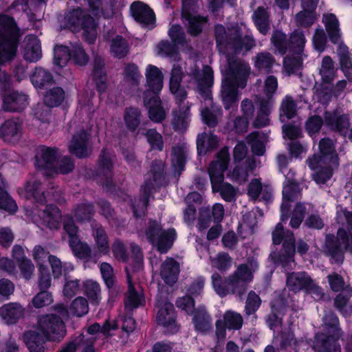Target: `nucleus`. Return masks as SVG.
Returning <instances> with one entry per match:
<instances>
[{
    "mask_svg": "<svg viewBox=\"0 0 352 352\" xmlns=\"http://www.w3.org/2000/svg\"><path fill=\"white\" fill-rule=\"evenodd\" d=\"M176 305L179 309L185 311L189 315L193 316L192 320L197 331L204 332L210 327L211 318L206 313L204 308L201 307L195 309L194 300L191 297L186 296L180 298L177 300Z\"/></svg>",
    "mask_w": 352,
    "mask_h": 352,
    "instance_id": "16",
    "label": "nucleus"
},
{
    "mask_svg": "<svg viewBox=\"0 0 352 352\" xmlns=\"http://www.w3.org/2000/svg\"><path fill=\"white\" fill-rule=\"evenodd\" d=\"M145 76L148 89L144 94V105L148 109L149 118L155 122H160L166 116L158 97L163 87V74L158 67L148 65L146 68Z\"/></svg>",
    "mask_w": 352,
    "mask_h": 352,
    "instance_id": "6",
    "label": "nucleus"
},
{
    "mask_svg": "<svg viewBox=\"0 0 352 352\" xmlns=\"http://www.w3.org/2000/svg\"><path fill=\"white\" fill-rule=\"evenodd\" d=\"M274 244L279 245L283 243V253L280 257V262L283 267H292L294 265V256L295 254L294 237L292 232L285 231L282 223H278L272 232Z\"/></svg>",
    "mask_w": 352,
    "mask_h": 352,
    "instance_id": "14",
    "label": "nucleus"
},
{
    "mask_svg": "<svg viewBox=\"0 0 352 352\" xmlns=\"http://www.w3.org/2000/svg\"><path fill=\"white\" fill-rule=\"evenodd\" d=\"M58 316L47 314L39 318L36 331L25 333L24 341L30 352H43L46 341H60L66 334L63 319L69 317L68 311L63 305L56 307Z\"/></svg>",
    "mask_w": 352,
    "mask_h": 352,
    "instance_id": "1",
    "label": "nucleus"
},
{
    "mask_svg": "<svg viewBox=\"0 0 352 352\" xmlns=\"http://www.w3.org/2000/svg\"><path fill=\"white\" fill-rule=\"evenodd\" d=\"M338 319L329 312L323 318V328L330 335L317 333L313 344V349L317 352H340V346L337 342Z\"/></svg>",
    "mask_w": 352,
    "mask_h": 352,
    "instance_id": "11",
    "label": "nucleus"
},
{
    "mask_svg": "<svg viewBox=\"0 0 352 352\" xmlns=\"http://www.w3.org/2000/svg\"><path fill=\"white\" fill-rule=\"evenodd\" d=\"M37 210H27L26 215L31 217L34 222L41 223L50 230H56L60 228L61 214L59 209L53 205H47L45 209L40 214L36 216Z\"/></svg>",
    "mask_w": 352,
    "mask_h": 352,
    "instance_id": "18",
    "label": "nucleus"
},
{
    "mask_svg": "<svg viewBox=\"0 0 352 352\" xmlns=\"http://www.w3.org/2000/svg\"><path fill=\"white\" fill-rule=\"evenodd\" d=\"M183 72L180 65L174 64L170 79V91L175 96L178 109L173 111L172 125L179 132L184 131L189 125L190 120V105L188 102H183L186 97V91L180 85Z\"/></svg>",
    "mask_w": 352,
    "mask_h": 352,
    "instance_id": "7",
    "label": "nucleus"
},
{
    "mask_svg": "<svg viewBox=\"0 0 352 352\" xmlns=\"http://www.w3.org/2000/svg\"><path fill=\"white\" fill-rule=\"evenodd\" d=\"M253 19L259 32L265 34L269 30L268 14L265 10L258 8L254 13Z\"/></svg>",
    "mask_w": 352,
    "mask_h": 352,
    "instance_id": "49",
    "label": "nucleus"
},
{
    "mask_svg": "<svg viewBox=\"0 0 352 352\" xmlns=\"http://www.w3.org/2000/svg\"><path fill=\"white\" fill-rule=\"evenodd\" d=\"M4 188L5 183L0 175V208L9 213H14L17 210L16 204Z\"/></svg>",
    "mask_w": 352,
    "mask_h": 352,
    "instance_id": "44",
    "label": "nucleus"
},
{
    "mask_svg": "<svg viewBox=\"0 0 352 352\" xmlns=\"http://www.w3.org/2000/svg\"><path fill=\"white\" fill-rule=\"evenodd\" d=\"M254 63L260 72H268L274 63V60L269 53H261L256 56Z\"/></svg>",
    "mask_w": 352,
    "mask_h": 352,
    "instance_id": "58",
    "label": "nucleus"
},
{
    "mask_svg": "<svg viewBox=\"0 0 352 352\" xmlns=\"http://www.w3.org/2000/svg\"><path fill=\"white\" fill-rule=\"evenodd\" d=\"M56 151L44 146L37 148L36 155V166L38 168L47 170L46 174L53 173H67L74 168V164L69 157H64L58 162V168L56 162Z\"/></svg>",
    "mask_w": 352,
    "mask_h": 352,
    "instance_id": "12",
    "label": "nucleus"
},
{
    "mask_svg": "<svg viewBox=\"0 0 352 352\" xmlns=\"http://www.w3.org/2000/svg\"><path fill=\"white\" fill-rule=\"evenodd\" d=\"M63 28H69L73 32L83 30L85 40L91 43L96 38V24L94 16L86 15L81 9H76L65 14L63 19Z\"/></svg>",
    "mask_w": 352,
    "mask_h": 352,
    "instance_id": "10",
    "label": "nucleus"
},
{
    "mask_svg": "<svg viewBox=\"0 0 352 352\" xmlns=\"http://www.w3.org/2000/svg\"><path fill=\"white\" fill-rule=\"evenodd\" d=\"M123 118L126 128L134 131L141 122L142 114L139 109L129 107L125 109Z\"/></svg>",
    "mask_w": 352,
    "mask_h": 352,
    "instance_id": "43",
    "label": "nucleus"
},
{
    "mask_svg": "<svg viewBox=\"0 0 352 352\" xmlns=\"http://www.w3.org/2000/svg\"><path fill=\"white\" fill-rule=\"evenodd\" d=\"M257 269V262L255 260H250L239 265L236 270L226 278L214 273L211 276L212 288L221 297L234 294L241 296L246 291L247 285L253 280V274Z\"/></svg>",
    "mask_w": 352,
    "mask_h": 352,
    "instance_id": "3",
    "label": "nucleus"
},
{
    "mask_svg": "<svg viewBox=\"0 0 352 352\" xmlns=\"http://www.w3.org/2000/svg\"><path fill=\"white\" fill-rule=\"evenodd\" d=\"M71 57L70 52L67 47L64 45H56L54 50V63L59 67H63L68 63Z\"/></svg>",
    "mask_w": 352,
    "mask_h": 352,
    "instance_id": "52",
    "label": "nucleus"
},
{
    "mask_svg": "<svg viewBox=\"0 0 352 352\" xmlns=\"http://www.w3.org/2000/svg\"><path fill=\"white\" fill-rule=\"evenodd\" d=\"M329 283L332 290L335 292L341 291L342 296L347 294L352 296V288L347 285L344 286L342 278L337 274H333L328 276Z\"/></svg>",
    "mask_w": 352,
    "mask_h": 352,
    "instance_id": "51",
    "label": "nucleus"
},
{
    "mask_svg": "<svg viewBox=\"0 0 352 352\" xmlns=\"http://www.w3.org/2000/svg\"><path fill=\"white\" fill-rule=\"evenodd\" d=\"M320 74L322 80V86L325 89H328L329 85L331 84L335 78V68L333 60L329 56H325L323 58Z\"/></svg>",
    "mask_w": 352,
    "mask_h": 352,
    "instance_id": "36",
    "label": "nucleus"
},
{
    "mask_svg": "<svg viewBox=\"0 0 352 352\" xmlns=\"http://www.w3.org/2000/svg\"><path fill=\"white\" fill-rule=\"evenodd\" d=\"M221 64L223 74L221 86V98L226 109H229L238 100V88H244L246 85V77L250 73V68L247 63L230 58L227 54Z\"/></svg>",
    "mask_w": 352,
    "mask_h": 352,
    "instance_id": "2",
    "label": "nucleus"
},
{
    "mask_svg": "<svg viewBox=\"0 0 352 352\" xmlns=\"http://www.w3.org/2000/svg\"><path fill=\"white\" fill-rule=\"evenodd\" d=\"M346 220V230L340 228L336 239L333 236H327L326 248L328 252L336 262L343 261L342 250H346L352 253V212H348L342 207L337 208V220L340 222Z\"/></svg>",
    "mask_w": 352,
    "mask_h": 352,
    "instance_id": "8",
    "label": "nucleus"
},
{
    "mask_svg": "<svg viewBox=\"0 0 352 352\" xmlns=\"http://www.w3.org/2000/svg\"><path fill=\"white\" fill-rule=\"evenodd\" d=\"M185 153V149L183 147L175 148L173 151L172 164L176 171H180L184 166Z\"/></svg>",
    "mask_w": 352,
    "mask_h": 352,
    "instance_id": "63",
    "label": "nucleus"
},
{
    "mask_svg": "<svg viewBox=\"0 0 352 352\" xmlns=\"http://www.w3.org/2000/svg\"><path fill=\"white\" fill-rule=\"evenodd\" d=\"M151 191V186L148 184H146L145 186L142 188V192L143 194L142 199H140L137 205H134L133 208V213L135 217L140 216L141 214H143L144 210L146 208L147 202L148 200V195Z\"/></svg>",
    "mask_w": 352,
    "mask_h": 352,
    "instance_id": "61",
    "label": "nucleus"
},
{
    "mask_svg": "<svg viewBox=\"0 0 352 352\" xmlns=\"http://www.w3.org/2000/svg\"><path fill=\"white\" fill-rule=\"evenodd\" d=\"M272 42L281 54H284L287 49L294 54L295 56L286 57L284 59V68L289 74L301 67L304 56L302 52L306 40L300 30H295L291 34L289 42L286 41L285 34L280 31H276L272 35Z\"/></svg>",
    "mask_w": 352,
    "mask_h": 352,
    "instance_id": "5",
    "label": "nucleus"
},
{
    "mask_svg": "<svg viewBox=\"0 0 352 352\" xmlns=\"http://www.w3.org/2000/svg\"><path fill=\"white\" fill-rule=\"evenodd\" d=\"M64 91L60 87H54L47 91L44 96V102L47 107L59 105L64 99Z\"/></svg>",
    "mask_w": 352,
    "mask_h": 352,
    "instance_id": "50",
    "label": "nucleus"
},
{
    "mask_svg": "<svg viewBox=\"0 0 352 352\" xmlns=\"http://www.w3.org/2000/svg\"><path fill=\"white\" fill-rule=\"evenodd\" d=\"M215 36L217 44L221 53H224V48L227 47H233L236 52H239L243 49L245 51L250 50L254 45L252 36H245L242 38L238 32L233 36L228 34L221 25L215 27Z\"/></svg>",
    "mask_w": 352,
    "mask_h": 352,
    "instance_id": "13",
    "label": "nucleus"
},
{
    "mask_svg": "<svg viewBox=\"0 0 352 352\" xmlns=\"http://www.w3.org/2000/svg\"><path fill=\"white\" fill-rule=\"evenodd\" d=\"M335 43L338 44L337 51L340 56L342 70L344 73L345 76L350 79L352 76V65L349 57L348 47L341 42L340 36L339 37L338 41Z\"/></svg>",
    "mask_w": 352,
    "mask_h": 352,
    "instance_id": "40",
    "label": "nucleus"
},
{
    "mask_svg": "<svg viewBox=\"0 0 352 352\" xmlns=\"http://www.w3.org/2000/svg\"><path fill=\"white\" fill-rule=\"evenodd\" d=\"M247 192L252 200H259L265 204L270 203L273 198L272 187L266 184H262L260 179L254 178L248 186Z\"/></svg>",
    "mask_w": 352,
    "mask_h": 352,
    "instance_id": "23",
    "label": "nucleus"
},
{
    "mask_svg": "<svg viewBox=\"0 0 352 352\" xmlns=\"http://www.w3.org/2000/svg\"><path fill=\"white\" fill-rule=\"evenodd\" d=\"M131 12L133 19L142 26L151 29L155 25L153 12L142 2H134L131 6Z\"/></svg>",
    "mask_w": 352,
    "mask_h": 352,
    "instance_id": "25",
    "label": "nucleus"
},
{
    "mask_svg": "<svg viewBox=\"0 0 352 352\" xmlns=\"http://www.w3.org/2000/svg\"><path fill=\"white\" fill-rule=\"evenodd\" d=\"M296 112V104L292 98L288 96L283 99L280 107V118L282 122L285 118L290 119L294 117Z\"/></svg>",
    "mask_w": 352,
    "mask_h": 352,
    "instance_id": "53",
    "label": "nucleus"
},
{
    "mask_svg": "<svg viewBox=\"0 0 352 352\" xmlns=\"http://www.w3.org/2000/svg\"><path fill=\"white\" fill-rule=\"evenodd\" d=\"M179 272V263L174 259L168 258L162 266L161 276L166 284L173 285L177 281Z\"/></svg>",
    "mask_w": 352,
    "mask_h": 352,
    "instance_id": "35",
    "label": "nucleus"
},
{
    "mask_svg": "<svg viewBox=\"0 0 352 352\" xmlns=\"http://www.w3.org/2000/svg\"><path fill=\"white\" fill-rule=\"evenodd\" d=\"M228 160V149L223 148L218 153L217 160L210 164L208 174L212 190L219 192L225 201H231L235 199L236 190L230 184L223 182L224 171L227 168Z\"/></svg>",
    "mask_w": 352,
    "mask_h": 352,
    "instance_id": "9",
    "label": "nucleus"
},
{
    "mask_svg": "<svg viewBox=\"0 0 352 352\" xmlns=\"http://www.w3.org/2000/svg\"><path fill=\"white\" fill-rule=\"evenodd\" d=\"M325 124L331 129L338 131L342 135L345 136L349 126V120L348 116L341 111L336 110L333 113H326Z\"/></svg>",
    "mask_w": 352,
    "mask_h": 352,
    "instance_id": "27",
    "label": "nucleus"
},
{
    "mask_svg": "<svg viewBox=\"0 0 352 352\" xmlns=\"http://www.w3.org/2000/svg\"><path fill=\"white\" fill-rule=\"evenodd\" d=\"M210 258L212 267L219 270L226 271L231 266V258L226 253H219L215 257L210 256Z\"/></svg>",
    "mask_w": 352,
    "mask_h": 352,
    "instance_id": "56",
    "label": "nucleus"
},
{
    "mask_svg": "<svg viewBox=\"0 0 352 352\" xmlns=\"http://www.w3.org/2000/svg\"><path fill=\"white\" fill-rule=\"evenodd\" d=\"M97 252L106 255L109 252V245L107 234L100 226H96L93 231Z\"/></svg>",
    "mask_w": 352,
    "mask_h": 352,
    "instance_id": "41",
    "label": "nucleus"
},
{
    "mask_svg": "<svg viewBox=\"0 0 352 352\" xmlns=\"http://www.w3.org/2000/svg\"><path fill=\"white\" fill-rule=\"evenodd\" d=\"M129 267H126L127 273L128 292L124 299L125 309L128 311L137 309L144 305L145 300L142 292L136 291L133 285L131 276L129 274Z\"/></svg>",
    "mask_w": 352,
    "mask_h": 352,
    "instance_id": "29",
    "label": "nucleus"
},
{
    "mask_svg": "<svg viewBox=\"0 0 352 352\" xmlns=\"http://www.w3.org/2000/svg\"><path fill=\"white\" fill-rule=\"evenodd\" d=\"M351 296L347 294L342 296V294H340L335 300L336 306L344 316L352 314V303L349 302Z\"/></svg>",
    "mask_w": 352,
    "mask_h": 352,
    "instance_id": "59",
    "label": "nucleus"
},
{
    "mask_svg": "<svg viewBox=\"0 0 352 352\" xmlns=\"http://www.w3.org/2000/svg\"><path fill=\"white\" fill-rule=\"evenodd\" d=\"M111 52L114 56L122 58L128 52L127 42L120 36H116L111 41L110 45Z\"/></svg>",
    "mask_w": 352,
    "mask_h": 352,
    "instance_id": "54",
    "label": "nucleus"
},
{
    "mask_svg": "<svg viewBox=\"0 0 352 352\" xmlns=\"http://www.w3.org/2000/svg\"><path fill=\"white\" fill-rule=\"evenodd\" d=\"M67 311L69 315L70 314L79 317L86 314L88 312V304L86 299L82 297L76 298L69 308V311Z\"/></svg>",
    "mask_w": 352,
    "mask_h": 352,
    "instance_id": "57",
    "label": "nucleus"
},
{
    "mask_svg": "<svg viewBox=\"0 0 352 352\" xmlns=\"http://www.w3.org/2000/svg\"><path fill=\"white\" fill-rule=\"evenodd\" d=\"M103 61L100 60L94 65L93 79L99 92L104 91L107 88V77L102 70Z\"/></svg>",
    "mask_w": 352,
    "mask_h": 352,
    "instance_id": "48",
    "label": "nucleus"
},
{
    "mask_svg": "<svg viewBox=\"0 0 352 352\" xmlns=\"http://www.w3.org/2000/svg\"><path fill=\"white\" fill-rule=\"evenodd\" d=\"M309 167L318 170L313 179L318 184H324L332 176L333 169L339 165V159L335 151L334 142L329 139H322L319 144L318 154L307 160Z\"/></svg>",
    "mask_w": 352,
    "mask_h": 352,
    "instance_id": "4",
    "label": "nucleus"
},
{
    "mask_svg": "<svg viewBox=\"0 0 352 352\" xmlns=\"http://www.w3.org/2000/svg\"><path fill=\"white\" fill-rule=\"evenodd\" d=\"M186 72V77L189 78L187 81L190 86L195 85L201 89L202 87H210L212 84L213 72L208 66L204 67L200 72L197 70V65L193 64Z\"/></svg>",
    "mask_w": 352,
    "mask_h": 352,
    "instance_id": "21",
    "label": "nucleus"
},
{
    "mask_svg": "<svg viewBox=\"0 0 352 352\" xmlns=\"http://www.w3.org/2000/svg\"><path fill=\"white\" fill-rule=\"evenodd\" d=\"M157 308L158 311L156 315L157 324L162 326L167 333L177 332L178 327L175 322V313L173 304L166 301L159 302Z\"/></svg>",
    "mask_w": 352,
    "mask_h": 352,
    "instance_id": "19",
    "label": "nucleus"
},
{
    "mask_svg": "<svg viewBox=\"0 0 352 352\" xmlns=\"http://www.w3.org/2000/svg\"><path fill=\"white\" fill-rule=\"evenodd\" d=\"M85 293L91 303L97 304L100 300V288L99 285L92 280H88L84 283Z\"/></svg>",
    "mask_w": 352,
    "mask_h": 352,
    "instance_id": "55",
    "label": "nucleus"
},
{
    "mask_svg": "<svg viewBox=\"0 0 352 352\" xmlns=\"http://www.w3.org/2000/svg\"><path fill=\"white\" fill-rule=\"evenodd\" d=\"M63 228L69 236V243L74 255L80 258H87L91 253L89 246L81 242L77 235L78 229L74 226L73 220L68 216L65 217Z\"/></svg>",
    "mask_w": 352,
    "mask_h": 352,
    "instance_id": "17",
    "label": "nucleus"
},
{
    "mask_svg": "<svg viewBox=\"0 0 352 352\" xmlns=\"http://www.w3.org/2000/svg\"><path fill=\"white\" fill-rule=\"evenodd\" d=\"M48 262L51 265L54 278H58L63 273H68L74 270L72 263H65L63 264L60 260L54 255H51L48 257Z\"/></svg>",
    "mask_w": 352,
    "mask_h": 352,
    "instance_id": "45",
    "label": "nucleus"
},
{
    "mask_svg": "<svg viewBox=\"0 0 352 352\" xmlns=\"http://www.w3.org/2000/svg\"><path fill=\"white\" fill-rule=\"evenodd\" d=\"M243 325L242 316L233 311H228L223 316V320H218L216 322V334L219 340L226 338V328L238 330Z\"/></svg>",
    "mask_w": 352,
    "mask_h": 352,
    "instance_id": "22",
    "label": "nucleus"
},
{
    "mask_svg": "<svg viewBox=\"0 0 352 352\" xmlns=\"http://www.w3.org/2000/svg\"><path fill=\"white\" fill-rule=\"evenodd\" d=\"M319 0H302V10L295 17L297 25L307 27L312 25L316 19L315 10Z\"/></svg>",
    "mask_w": 352,
    "mask_h": 352,
    "instance_id": "26",
    "label": "nucleus"
},
{
    "mask_svg": "<svg viewBox=\"0 0 352 352\" xmlns=\"http://www.w3.org/2000/svg\"><path fill=\"white\" fill-rule=\"evenodd\" d=\"M259 103V110L257 112L256 118L254 122V126L255 127H263L269 124V115L273 107V102L271 100H260Z\"/></svg>",
    "mask_w": 352,
    "mask_h": 352,
    "instance_id": "39",
    "label": "nucleus"
},
{
    "mask_svg": "<svg viewBox=\"0 0 352 352\" xmlns=\"http://www.w3.org/2000/svg\"><path fill=\"white\" fill-rule=\"evenodd\" d=\"M118 324H117V321H107L102 327L100 326L99 324L96 323L91 325L88 329L87 332L89 334H94L97 332L101 331L105 335H109L111 331L118 329Z\"/></svg>",
    "mask_w": 352,
    "mask_h": 352,
    "instance_id": "62",
    "label": "nucleus"
},
{
    "mask_svg": "<svg viewBox=\"0 0 352 352\" xmlns=\"http://www.w3.org/2000/svg\"><path fill=\"white\" fill-rule=\"evenodd\" d=\"M28 104V97L25 94L12 91L4 96L3 108L8 111H19L24 109Z\"/></svg>",
    "mask_w": 352,
    "mask_h": 352,
    "instance_id": "32",
    "label": "nucleus"
},
{
    "mask_svg": "<svg viewBox=\"0 0 352 352\" xmlns=\"http://www.w3.org/2000/svg\"><path fill=\"white\" fill-rule=\"evenodd\" d=\"M145 235L146 239L157 247L160 253H166L176 239V232L174 229L162 231L157 221L149 223Z\"/></svg>",
    "mask_w": 352,
    "mask_h": 352,
    "instance_id": "15",
    "label": "nucleus"
},
{
    "mask_svg": "<svg viewBox=\"0 0 352 352\" xmlns=\"http://www.w3.org/2000/svg\"><path fill=\"white\" fill-rule=\"evenodd\" d=\"M23 54L24 58L30 62L38 60L42 56L41 43L37 37L27 36L23 44Z\"/></svg>",
    "mask_w": 352,
    "mask_h": 352,
    "instance_id": "31",
    "label": "nucleus"
},
{
    "mask_svg": "<svg viewBox=\"0 0 352 352\" xmlns=\"http://www.w3.org/2000/svg\"><path fill=\"white\" fill-rule=\"evenodd\" d=\"M18 192L21 197L25 199H34L40 202L47 201L43 193L40 195L39 184L35 178L28 180L23 187L19 188Z\"/></svg>",
    "mask_w": 352,
    "mask_h": 352,
    "instance_id": "34",
    "label": "nucleus"
},
{
    "mask_svg": "<svg viewBox=\"0 0 352 352\" xmlns=\"http://www.w3.org/2000/svg\"><path fill=\"white\" fill-rule=\"evenodd\" d=\"M22 134V122L18 118L6 120L0 127V136L4 141L14 142Z\"/></svg>",
    "mask_w": 352,
    "mask_h": 352,
    "instance_id": "28",
    "label": "nucleus"
},
{
    "mask_svg": "<svg viewBox=\"0 0 352 352\" xmlns=\"http://www.w3.org/2000/svg\"><path fill=\"white\" fill-rule=\"evenodd\" d=\"M323 22L326 26L329 37L333 43H336L340 37L338 21L333 14H325L323 16Z\"/></svg>",
    "mask_w": 352,
    "mask_h": 352,
    "instance_id": "47",
    "label": "nucleus"
},
{
    "mask_svg": "<svg viewBox=\"0 0 352 352\" xmlns=\"http://www.w3.org/2000/svg\"><path fill=\"white\" fill-rule=\"evenodd\" d=\"M146 136L148 142L150 144L153 148L157 149L160 151H161L163 148L164 142L162 136L155 129H149L146 132Z\"/></svg>",
    "mask_w": 352,
    "mask_h": 352,
    "instance_id": "64",
    "label": "nucleus"
},
{
    "mask_svg": "<svg viewBox=\"0 0 352 352\" xmlns=\"http://www.w3.org/2000/svg\"><path fill=\"white\" fill-rule=\"evenodd\" d=\"M252 169L253 167H252L250 165L248 166H245L244 167L241 166L240 165H236L230 177L233 181H235L241 184L246 181L248 177V172Z\"/></svg>",
    "mask_w": 352,
    "mask_h": 352,
    "instance_id": "60",
    "label": "nucleus"
},
{
    "mask_svg": "<svg viewBox=\"0 0 352 352\" xmlns=\"http://www.w3.org/2000/svg\"><path fill=\"white\" fill-rule=\"evenodd\" d=\"M311 278L305 272H293L287 275V286L289 290L297 292L306 289L311 285Z\"/></svg>",
    "mask_w": 352,
    "mask_h": 352,
    "instance_id": "33",
    "label": "nucleus"
},
{
    "mask_svg": "<svg viewBox=\"0 0 352 352\" xmlns=\"http://www.w3.org/2000/svg\"><path fill=\"white\" fill-rule=\"evenodd\" d=\"M89 135L83 129L76 131L69 143V149L71 153L77 157H82L88 154Z\"/></svg>",
    "mask_w": 352,
    "mask_h": 352,
    "instance_id": "30",
    "label": "nucleus"
},
{
    "mask_svg": "<svg viewBox=\"0 0 352 352\" xmlns=\"http://www.w3.org/2000/svg\"><path fill=\"white\" fill-rule=\"evenodd\" d=\"M31 81L36 89H45L52 83L53 78L46 70L36 68L31 76Z\"/></svg>",
    "mask_w": 352,
    "mask_h": 352,
    "instance_id": "42",
    "label": "nucleus"
},
{
    "mask_svg": "<svg viewBox=\"0 0 352 352\" xmlns=\"http://www.w3.org/2000/svg\"><path fill=\"white\" fill-rule=\"evenodd\" d=\"M246 140L254 155H262L264 154L265 151V144L267 141V138L265 134L254 132L248 136Z\"/></svg>",
    "mask_w": 352,
    "mask_h": 352,
    "instance_id": "38",
    "label": "nucleus"
},
{
    "mask_svg": "<svg viewBox=\"0 0 352 352\" xmlns=\"http://www.w3.org/2000/svg\"><path fill=\"white\" fill-rule=\"evenodd\" d=\"M218 138L212 134L203 133L197 137V151L199 155L217 146Z\"/></svg>",
    "mask_w": 352,
    "mask_h": 352,
    "instance_id": "46",
    "label": "nucleus"
},
{
    "mask_svg": "<svg viewBox=\"0 0 352 352\" xmlns=\"http://www.w3.org/2000/svg\"><path fill=\"white\" fill-rule=\"evenodd\" d=\"M23 314V309L18 303H10L0 308V316L8 323H14L21 318Z\"/></svg>",
    "mask_w": 352,
    "mask_h": 352,
    "instance_id": "37",
    "label": "nucleus"
},
{
    "mask_svg": "<svg viewBox=\"0 0 352 352\" xmlns=\"http://www.w3.org/2000/svg\"><path fill=\"white\" fill-rule=\"evenodd\" d=\"M195 1L196 0H182V15L187 22L188 32L192 35H197L200 33L207 23L205 18L190 13V10H194Z\"/></svg>",
    "mask_w": 352,
    "mask_h": 352,
    "instance_id": "20",
    "label": "nucleus"
},
{
    "mask_svg": "<svg viewBox=\"0 0 352 352\" xmlns=\"http://www.w3.org/2000/svg\"><path fill=\"white\" fill-rule=\"evenodd\" d=\"M289 174L286 176L283 190V203L281 205V221L287 219V212L289 208V201L298 197L300 192V188L294 181L290 179Z\"/></svg>",
    "mask_w": 352,
    "mask_h": 352,
    "instance_id": "24",
    "label": "nucleus"
}]
</instances>
